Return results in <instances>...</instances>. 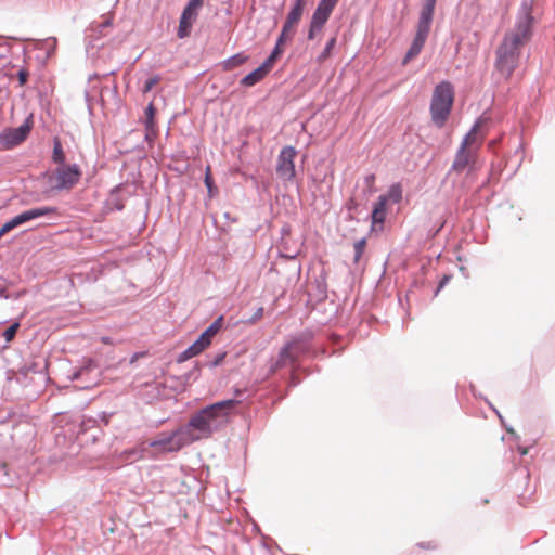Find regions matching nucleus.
<instances>
[{
	"instance_id": "nucleus-21",
	"label": "nucleus",
	"mask_w": 555,
	"mask_h": 555,
	"mask_svg": "<svg viewBox=\"0 0 555 555\" xmlns=\"http://www.w3.org/2000/svg\"><path fill=\"white\" fill-rule=\"evenodd\" d=\"M402 186L400 183H395L390 185L387 194L380 195L378 198H385V204L388 202L393 204L400 203L402 201Z\"/></svg>"
},
{
	"instance_id": "nucleus-16",
	"label": "nucleus",
	"mask_w": 555,
	"mask_h": 555,
	"mask_svg": "<svg viewBox=\"0 0 555 555\" xmlns=\"http://www.w3.org/2000/svg\"><path fill=\"white\" fill-rule=\"evenodd\" d=\"M270 70L271 68H269L268 65L262 63L259 67H257L251 73L246 75L241 80V85L244 87H253L256 83L260 82L270 73Z\"/></svg>"
},
{
	"instance_id": "nucleus-23",
	"label": "nucleus",
	"mask_w": 555,
	"mask_h": 555,
	"mask_svg": "<svg viewBox=\"0 0 555 555\" xmlns=\"http://www.w3.org/2000/svg\"><path fill=\"white\" fill-rule=\"evenodd\" d=\"M52 159L54 163L59 165H65V154L62 147V143L59 138H54L53 140V153H52Z\"/></svg>"
},
{
	"instance_id": "nucleus-32",
	"label": "nucleus",
	"mask_w": 555,
	"mask_h": 555,
	"mask_svg": "<svg viewBox=\"0 0 555 555\" xmlns=\"http://www.w3.org/2000/svg\"><path fill=\"white\" fill-rule=\"evenodd\" d=\"M364 181H365V184H366L367 189L370 190V192H373L374 183H375V175H373V173L367 175L365 177Z\"/></svg>"
},
{
	"instance_id": "nucleus-6",
	"label": "nucleus",
	"mask_w": 555,
	"mask_h": 555,
	"mask_svg": "<svg viewBox=\"0 0 555 555\" xmlns=\"http://www.w3.org/2000/svg\"><path fill=\"white\" fill-rule=\"evenodd\" d=\"M338 0H321L314 10L308 29V40L315 39L323 30Z\"/></svg>"
},
{
	"instance_id": "nucleus-24",
	"label": "nucleus",
	"mask_w": 555,
	"mask_h": 555,
	"mask_svg": "<svg viewBox=\"0 0 555 555\" xmlns=\"http://www.w3.org/2000/svg\"><path fill=\"white\" fill-rule=\"evenodd\" d=\"M154 116H155V107L151 103L145 109V127H146V138H150V134L154 132Z\"/></svg>"
},
{
	"instance_id": "nucleus-37",
	"label": "nucleus",
	"mask_w": 555,
	"mask_h": 555,
	"mask_svg": "<svg viewBox=\"0 0 555 555\" xmlns=\"http://www.w3.org/2000/svg\"><path fill=\"white\" fill-rule=\"evenodd\" d=\"M87 371V369H81L77 372V374L75 375V378H78L79 376H81L85 372Z\"/></svg>"
},
{
	"instance_id": "nucleus-5",
	"label": "nucleus",
	"mask_w": 555,
	"mask_h": 555,
	"mask_svg": "<svg viewBox=\"0 0 555 555\" xmlns=\"http://www.w3.org/2000/svg\"><path fill=\"white\" fill-rule=\"evenodd\" d=\"M81 177V170L78 165H62L57 167L49 178V182L54 190H70Z\"/></svg>"
},
{
	"instance_id": "nucleus-14",
	"label": "nucleus",
	"mask_w": 555,
	"mask_h": 555,
	"mask_svg": "<svg viewBox=\"0 0 555 555\" xmlns=\"http://www.w3.org/2000/svg\"><path fill=\"white\" fill-rule=\"evenodd\" d=\"M436 1L437 0H426L420 13L417 29L429 33Z\"/></svg>"
},
{
	"instance_id": "nucleus-41",
	"label": "nucleus",
	"mask_w": 555,
	"mask_h": 555,
	"mask_svg": "<svg viewBox=\"0 0 555 555\" xmlns=\"http://www.w3.org/2000/svg\"><path fill=\"white\" fill-rule=\"evenodd\" d=\"M241 393H242V390H240V389H236V390H235V395H236V396H238V395H241Z\"/></svg>"
},
{
	"instance_id": "nucleus-2",
	"label": "nucleus",
	"mask_w": 555,
	"mask_h": 555,
	"mask_svg": "<svg viewBox=\"0 0 555 555\" xmlns=\"http://www.w3.org/2000/svg\"><path fill=\"white\" fill-rule=\"evenodd\" d=\"M238 403V400L229 399L208 405L190 420L189 426L208 437L229 422L232 410Z\"/></svg>"
},
{
	"instance_id": "nucleus-9",
	"label": "nucleus",
	"mask_w": 555,
	"mask_h": 555,
	"mask_svg": "<svg viewBox=\"0 0 555 555\" xmlns=\"http://www.w3.org/2000/svg\"><path fill=\"white\" fill-rule=\"evenodd\" d=\"M306 0H295L286 15L281 33L284 38H294L297 26L302 17Z\"/></svg>"
},
{
	"instance_id": "nucleus-36",
	"label": "nucleus",
	"mask_w": 555,
	"mask_h": 555,
	"mask_svg": "<svg viewBox=\"0 0 555 555\" xmlns=\"http://www.w3.org/2000/svg\"><path fill=\"white\" fill-rule=\"evenodd\" d=\"M205 177H212L211 167L208 165L205 170Z\"/></svg>"
},
{
	"instance_id": "nucleus-38",
	"label": "nucleus",
	"mask_w": 555,
	"mask_h": 555,
	"mask_svg": "<svg viewBox=\"0 0 555 555\" xmlns=\"http://www.w3.org/2000/svg\"><path fill=\"white\" fill-rule=\"evenodd\" d=\"M0 296H1V297H4V298H8V296L5 295V291H4V289H1V291H0Z\"/></svg>"
},
{
	"instance_id": "nucleus-11",
	"label": "nucleus",
	"mask_w": 555,
	"mask_h": 555,
	"mask_svg": "<svg viewBox=\"0 0 555 555\" xmlns=\"http://www.w3.org/2000/svg\"><path fill=\"white\" fill-rule=\"evenodd\" d=\"M30 129L27 122L14 129H7L0 133V142L7 149L14 147L26 140Z\"/></svg>"
},
{
	"instance_id": "nucleus-39",
	"label": "nucleus",
	"mask_w": 555,
	"mask_h": 555,
	"mask_svg": "<svg viewBox=\"0 0 555 555\" xmlns=\"http://www.w3.org/2000/svg\"><path fill=\"white\" fill-rule=\"evenodd\" d=\"M223 356L221 358H217V361L215 362V365H217L221 360H222Z\"/></svg>"
},
{
	"instance_id": "nucleus-31",
	"label": "nucleus",
	"mask_w": 555,
	"mask_h": 555,
	"mask_svg": "<svg viewBox=\"0 0 555 555\" xmlns=\"http://www.w3.org/2000/svg\"><path fill=\"white\" fill-rule=\"evenodd\" d=\"M204 182H205V185L208 189L209 196L212 197L215 195V193L217 192V189L214 185L212 177H205Z\"/></svg>"
},
{
	"instance_id": "nucleus-4",
	"label": "nucleus",
	"mask_w": 555,
	"mask_h": 555,
	"mask_svg": "<svg viewBox=\"0 0 555 555\" xmlns=\"http://www.w3.org/2000/svg\"><path fill=\"white\" fill-rule=\"evenodd\" d=\"M223 323V317H219L212 324H210L202 335L178 358V362H184L202 353L211 344L212 338L220 331Z\"/></svg>"
},
{
	"instance_id": "nucleus-40",
	"label": "nucleus",
	"mask_w": 555,
	"mask_h": 555,
	"mask_svg": "<svg viewBox=\"0 0 555 555\" xmlns=\"http://www.w3.org/2000/svg\"><path fill=\"white\" fill-rule=\"evenodd\" d=\"M134 453H135L134 450L127 451V454H129V455L134 454Z\"/></svg>"
},
{
	"instance_id": "nucleus-27",
	"label": "nucleus",
	"mask_w": 555,
	"mask_h": 555,
	"mask_svg": "<svg viewBox=\"0 0 555 555\" xmlns=\"http://www.w3.org/2000/svg\"><path fill=\"white\" fill-rule=\"evenodd\" d=\"M18 327H20V323L15 322L4 331L3 336L7 341L13 340Z\"/></svg>"
},
{
	"instance_id": "nucleus-22",
	"label": "nucleus",
	"mask_w": 555,
	"mask_h": 555,
	"mask_svg": "<svg viewBox=\"0 0 555 555\" xmlns=\"http://www.w3.org/2000/svg\"><path fill=\"white\" fill-rule=\"evenodd\" d=\"M248 61V56L244 53H236L234 55H232L231 57L227 59L225 61H223L222 63V68L224 70H233L234 68L243 65L244 63H246Z\"/></svg>"
},
{
	"instance_id": "nucleus-3",
	"label": "nucleus",
	"mask_w": 555,
	"mask_h": 555,
	"mask_svg": "<svg viewBox=\"0 0 555 555\" xmlns=\"http://www.w3.org/2000/svg\"><path fill=\"white\" fill-rule=\"evenodd\" d=\"M454 101V90L449 81L438 83L433 92L430 115L433 122L442 128L451 113Z\"/></svg>"
},
{
	"instance_id": "nucleus-33",
	"label": "nucleus",
	"mask_w": 555,
	"mask_h": 555,
	"mask_svg": "<svg viewBox=\"0 0 555 555\" xmlns=\"http://www.w3.org/2000/svg\"><path fill=\"white\" fill-rule=\"evenodd\" d=\"M17 79L21 86H24L27 82L28 79V72L25 69H21L17 73Z\"/></svg>"
},
{
	"instance_id": "nucleus-18",
	"label": "nucleus",
	"mask_w": 555,
	"mask_h": 555,
	"mask_svg": "<svg viewBox=\"0 0 555 555\" xmlns=\"http://www.w3.org/2000/svg\"><path fill=\"white\" fill-rule=\"evenodd\" d=\"M293 38H284L283 37V34L281 33L279 38H278V41H276V44L273 49V51L271 52L270 56L263 62L266 65H268L269 68H273L276 60L283 54L284 52V46L285 43H287L288 41H291Z\"/></svg>"
},
{
	"instance_id": "nucleus-8",
	"label": "nucleus",
	"mask_w": 555,
	"mask_h": 555,
	"mask_svg": "<svg viewBox=\"0 0 555 555\" xmlns=\"http://www.w3.org/2000/svg\"><path fill=\"white\" fill-rule=\"evenodd\" d=\"M297 152L293 146H284L278 157L276 172L280 178L291 181L295 178V157Z\"/></svg>"
},
{
	"instance_id": "nucleus-17",
	"label": "nucleus",
	"mask_w": 555,
	"mask_h": 555,
	"mask_svg": "<svg viewBox=\"0 0 555 555\" xmlns=\"http://www.w3.org/2000/svg\"><path fill=\"white\" fill-rule=\"evenodd\" d=\"M196 16H197V13H193L186 9L183 10L181 17H180L179 28H178V37L179 38H185L190 35L192 25H193Z\"/></svg>"
},
{
	"instance_id": "nucleus-13",
	"label": "nucleus",
	"mask_w": 555,
	"mask_h": 555,
	"mask_svg": "<svg viewBox=\"0 0 555 555\" xmlns=\"http://www.w3.org/2000/svg\"><path fill=\"white\" fill-rule=\"evenodd\" d=\"M477 155L478 152L461 145L455 155L452 168L455 171H463L468 165L475 164Z\"/></svg>"
},
{
	"instance_id": "nucleus-29",
	"label": "nucleus",
	"mask_w": 555,
	"mask_h": 555,
	"mask_svg": "<svg viewBox=\"0 0 555 555\" xmlns=\"http://www.w3.org/2000/svg\"><path fill=\"white\" fill-rule=\"evenodd\" d=\"M293 345L285 346L281 352H280V361L282 363H285L286 360L293 361V354H292Z\"/></svg>"
},
{
	"instance_id": "nucleus-35",
	"label": "nucleus",
	"mask_w": 555,
	"mask_h": 555,
	"mask_svg": "<svg viewBox=\"0 0 555 555\" xmlns=\"http://www.w3.org/2000/svg\"><path fill=\"white\" fill-rule=\"evenodd\" d=\"M263 315V308L260 307L258 308V310L256 311L255 315H254V320L253 321H256V320H259L261 319Z\"/></svg>"
},
{
	"instance_id": "nucleus-7",
	"label": "nucleus",
	"mask_w": 555,
	"mask_h": 555,
	"mask_svg": "<svg viewBox=\"0 0 555 555\" xmlns=\"http://www.w3.org/2000/svg\"><path fill=\"white\" fill-rule=\"evenodd\" d=\"M52 214H56L55 207H38L23 211L2 225L0 229V237L9 233L14 228L24 224L25 222Z\"/></svg>"
},
{
	"instance_id": "nucleus-34",
	"label": "nucleus",
	"mask_w": 555,
	"mask_h": 555,
	"mask_svg": "<svg viewBox=\"0 0 555 555\" xmlns=\"http://www.w3.org/2000/svg\"><path fill=\"white\" fill-rule=\"evenodd\" d=\"M449 279H450V278H449L448 275H444V276L441 279V281H440V283H439V286H438V288H437V291H436V294H437V293H438V292H439V291H440V289H441V288H442V287H443V286L449 282Z\"/></svg>"
},
{
	"instance_id": "nucleus-30",
	"label": "nucleus",
	"mask_w": 555,
	"mask_h": 555,
	"mask_svg": "<svg viewBox=\"0 0 555 555\" xmlns=\"http://www.w3.org/2000/svg\"><path fill=\"white\" fill-rule=\"evenodd\" d=\"M204 0H190L188 5L184 8L193 13H197V10L203 5Z\"/></svg>"
},
{
	"instance_id": "nucleus-10",
	"label": "nucleus",
	"mask_w": 555,
	"mask_h": 555,
	"mask_svg": "<svg viewBox=\"0 0 555 555\" xmlns=\"http://www.w3.org/2000/svg\"><path fill=\"white\" fill-rule=\"evenodd\" d=\"M181 430L173 431L169 435L162 434L158 438L152 440L150 446L157 449L159 452H176L180 450L185 441L179 436Z\"/></svg>"
},
{
	"instance_id": "nucleus-26",
	"label": "nucleus",
	"mask_w": 555,
	"mask_h": 555,
	"mask_svg": "<svg viewBox=\"0 0 555 555\" xmlns=\"http://www.w3.org/2000/svg\"><path fill=\"white\" fill-rule=\"evenodd\" d=\"M365 247H366L365 238H361L354 243L353 249H354V262L356 263H358L359 260L361 259V257L365 250Z\"/></svg>"
},
{
	"instance_id": "nucleus-20",
	"label": "nucleus",
	"mask_w": 555,
	"mask_h": 555,
	"mask_svg": "<svg viewBox=\"0 0 555 555\" xmlns=\"http://www.w3.org/2000/svg\"><path fill=\"white\" fill-rule=\"evenodd\" d=\"M386 204L385 198H378L375 203L373 211H372V224L373 227L379 224L383 225L386 219Z\"/></svg>"
},
{
	"instance_id": "nucleus-28",
	"label": "nucleus",
	"mask_w": 555,
	"mask_h": 555,
	"mask_svg": "<svg viewBox=\"0 0 555 555\" xmlns=\"http://www.w3.org/2000/svg\"><path fill=\"white\" fill-rule=\"evenodd\" d=\"M159 81H160V77L157 75L149 78L145 81L144 87L142 89L143 93L150 92Z\"/></svg>"
},
{
	"instance_id": "nucleus-19",
	"label": "nucleus",
	"mask_w": 555,
	"mask_h": 555,
	"mask_svg": "<svg viewBox=\"0 0 555 555\" xmlns=\"http://www.w3.org/2000/svg\"><path fill=\"white\" fill-rule=\"evenodd\" d=\"M293 38H284L283 37V34L281 33L279 38H278V41H276V44L273 49V51L271 52L270 56L263 62L266 65H268L269 68H273L276 60L283 54L284 52V46L285 43H287L288 41H291Z\"/></svg>"
},
{
	"instance_id": "nucleus-15",
	"label": "nucleus",
	"mask_w": 555,
	"mask_h": 555,
	"mask_svg": "<svg viewBox=\"0 0 555 555\" xmlns=\"http://www.w3.org/2000/svg\"><path fill=\"white\" fill-rule=\"evenodd\" d=\"M428 34L429 33H427V31L417 29L416 35L412 41V44L403 59V62H402L403 65H406L411 60H413L421 53V51L426 42Z\"/></svg>"
},
{
	"instance_id": "nucleus-12",
	"label": "nucleus",
	"mask_w": 555,
	"mask_h": 555,
	"mask_svg": "<svg viewBox=\"0 0 555 555\" xmlns=\"http://www.w3.org/2000/svg\"><path fill=\"white\" fill-rule=\"evenodd\" d=\"M485 120L482 118L477 119L470 131L465 135L461 145L478 152L481 147L487 130L483 129Z\"/></svg>"
},
{
	"instance_id": "nucleus-25",
	"label": "nucleus",
	"mask_w": 555,
	"mask_h": 555,
	"mask_svg": "<svg viewBox=\"0 0 555 555\" xmlns=\"http://www.w3.org/2000/svg\"><path fill=\"white\" fill-rule=\"evenodd\" d=\"M336 46V37H332L325 44V48L323 49V51L320 53V55L317 57V62L319 64L323 63L325 60H327L331 54H332V51L333 49L335 48Z\"/></svg>"
},
{
	"instance_id": "nucleus-1",
	"label": "nucleus",
	"mask_w": 555,
	"mask_h": 555,
	"mask_svg": "<svg viewBox=\"0 0 555 555\" xmlns=\"http://www.w3.org/2000/svg\"><path fill=\"white\" fill-rule=\"evenodd\" d=\"M535 18L532 15V4L521 3L514 27L508 30L495 51V69L506 80L518 66L520 52L532 37Z\"/></svg>"
}]
</instances>
